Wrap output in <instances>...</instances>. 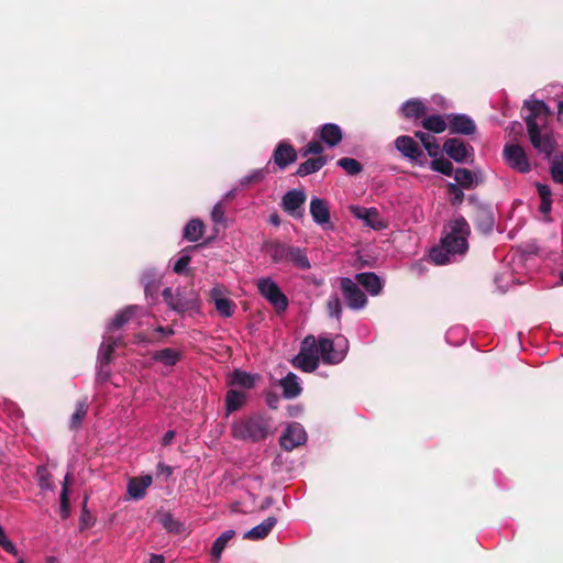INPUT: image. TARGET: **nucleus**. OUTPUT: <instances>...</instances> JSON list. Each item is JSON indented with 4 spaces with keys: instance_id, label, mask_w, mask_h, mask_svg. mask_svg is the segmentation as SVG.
I'll return each mask as SVG.
<instances>
[{
    "instance_id": "obj_1",
    "label": "nucleus",
    "mask_w": 563,
    "mask_h": 563,
    "mask_svg": "<svg viewBox=\"0 0 563 563\" xmlns=\"http://www.w3.org/2000/svg\"><path fill=\"white\" fill-rule=\"evenodd\" d=\"M471 229L467 221L457 216L444 227L440 245L431 249L429 257L435 265H445L464 256L468 250Z\"/></svg>"
},
{
    "instance_id": "obj_2",
    "label": "nucleus",
    "mask_w": 563,
    "mask_h": 563,
    "mask_svg": "<svg viewBox=\"0 0 563 563\" xmlns=\"http://www.w3.org/2000/svg\"><path fill=\"white\" fill-rule=\"evenodd\" d=\"M522 110L532 146L549 157L554 148L553 142L547 133L542 134L541 132L550 114L549 107L541 100L531 99L525 101Z\"/></svg>"
},
{
    "instance_id": "obj_3",
    "label": "nucleus",
    "mask_w": 563,
    "mask_h": 563,
    "mask_svg": "<svg viewBox=\"0 0 563 563\" xmlns=\"http://www.w3.org/2000/svg\"><path fill=\"white\" fill-rule=\"evenodd\" d=\"M271 419L261 413L235 420L231 424V434L234 439L258 442L271 433Z\"/></svg>"
},
{
    "instance_id": "obj_4",
    "label": "nucleus",
    "mask_w": 563,
    "mask_h": 563,
    "mask_svg": "<svg viewBox=\"0 0 563 563\" xmlns=\"http://www.w3.org/2000/svg\"><path fill=\"white\" fill-rule=\"evenodd\" d=\"M271 260L275 264L292 263L297 268L307 271L311 267L303 249L280 242H272L266 246Z\"/></svg>"
},
{
    "instance_id": "obj_5",
    "label": "nucleus",
    "mask_w": 563,
    "mask_h": 563,
    "mask_svg": "<svg viewBox=\"0 0 563 563\" xmlns=\"http://www.w3.org/2000/svg\"><path fill=\"white\" fill-rule=\"evenodd\" d=\"M162 295L168 308L177 313H199L201 310V300L192 290L185 292L177 288L174 291L166 287Z\"/></svg>"
},
{
    "instance_id": "obj_6",
    "label": "nucleus",
    "mask_w": 563,
    "mask_h": 563,
    "mask_svg": "<svg viewBox=\"0 0 563 563\" xmlns=\"http://www.w3.org/2000/svg\"><path fill=\"white\" fill-rule=\"evenodd\" d=\"M317 347L324 364L336 365L345 358L349 342L342 335H336L334 339L320 335L317 341Z\"/></svg>"
},
{
    "instance_id": "obj_7",
    "label": "nucleus",
    "mask_w": 563,
    "mask_h": 563,
    "mask_svg": "<svg viewBox=\"0 0 563 563\" xmlns=\"http://www.w3.org/2000/svg\"><path fill=\"white\" fill-rule=\"evenodd\" d=\"M321 356L317 347V340L308 335L301 343L300 351L292 360V365L303 372L311 373L319 366Z\"/></svg>"
},
{
    "instance_id": "obj_8",
    "label": "nucleus",
    "mask_w": 563,
    "mask_h": 563,
    "mask_svg": "<svg viewBox=\"0 0 563 563\" xmlns=\"http://www.w3.org/2000/svg\"><path fill=\"white\" fill-rule=\"evenodd\" d=\"M257 291L278 313L285 312L289 306L287 296L271 277H262L256 282Z\"/></svg>"
},
{
    "instance_id": "obj_9",
    "label": "nucleus",
    "mask_w": 563,
    "mask_h": 563,
    "mask_svg": "<svg viewBox=\"0 0 563 563\" xmlns=\"http://www.w3.org/2000/svg\"><path fill=\"white\" fill-rule=\"evenodd\" d=\"M340 289L346 306L352 310H362L367 305V297L358 284L350 277H340Z\"/></svg>"
},
{
    "instance_id": "obj_10",
    "label": "nucleus",
    "mask_w": 563,
    "mask_h": 563,
    "mask_svg": "<svg viewBox=\"0 0 563 563\" xmlns=\"http://www.w3.org/2000/svg\"><path fill=\"white\" fill-rule=\"evenodd\" d=\"M395 147L404 157L419 166H424L428 161L419 144L408 135L398 136L395 140Z\"/></svg>"
},
{
    "instance_id": "obj_11",
    "label": "nucleus",
    "mask_w": 563,
    "mask_h": 563,
    "mask_svg": "<svg viewBox=\"0 0 563 563\" xmlns=\"http://www.w3.org/2000/svg\"><path fill=\"white\" fill-rule=\"evenodd\" d=\"M306 199L307 195L302 189H291L282 197L280 207L290 217L301 219L305 214Z\"/></svg>"
},
{
    "instance_id": "obj_12",
    "label": "nucleus",
    "mask_w": 563,
    "mask_h": 563,
    "mask_svg": "<svg viewBox=\"0 0 563 563\" xmlns=\"http://www.w3.org/2000/svg\"><path fill=\"white\" fill-rule=\"evenodd\" d=\"M503 154L506 164L510 168L521 174H527L531 170L530 162L521 146L517 144H506Z\"/></svg>"
},
{
    "instance_id": "obj_13",
    "label": "nucleus",
    "mask_w": 563,
    "mask_h": 563,
    "mask_svg": "<svg viewBox=\"0 0 563 563\" xmlns=\"http://www.w3.org/2000/svg\"><path fill=\"white\" fill-rule=\"evenodd\" d=\"M307 441V432L299 422L289 423L279 438L280 446L286 451L303 445Z\"/></svg>"
},
{
    "instance_id": "obj_14",
    "label": "nucleus",
    "mask_w": 563,
    "mask_h": 563,
    "mask_svg": "<svg viewBox=\"0 0 563 563\" xmlns=\"http://www.w3.org/2000/svg\"><path fill=\"white\" fill-rule=\"evenodd\" d=\"M352 214L362 220L364 224L373 230L379 231L387 228V222L382 218L379 211L372 208H364L358 206H353L351 208Z\"/></svg>"
},
{
    "instance_id": "obj_15",
    "label": "nucleus",
    "mask_w": 563,
    "mask_h": 563,
    "mask_svg": "<svg viewBox=\"0 0 563 563\" xmlns=\"http://www.w3.org/2000/svg\"><path fill=\"white\" fill-rule=\"evenodd\" d=\"M310 214L313 222L322 229H333L330 221V209L328 202L319 197H312L310 200Z\"/></svg>"
},
{
    "instance_id": "obj_16",
    "label": "nucleus",
    "mask_w": 563,
    "mask_h": 563,
    "mask_svg": "<svg viewBox=\"0 0 563 563\" xmlns=\"http://www.w3.org/2000/svg\"><path fill=\"white\" fill-rule=\"evenodd\" d=\"M443 150L450 158L456 163L467 162L473 156V147L459 139H449L443 144Z\"/></svg>"
},
{
    "instance_id": "obj_17",
    "label": "nucleus",
    "mask_w": 563,
    "mask_h": 563,
    "mask_svg": "<svg viewBox=\"0 0 563 563\" xmlns=\"http://www.w3.org/2000/svg\"><path fill=\"white\" fill-rule=\"evenodd\" d=\"M448 123L452 134L471 135L476 131L475 122L466 114H448Z\"/></svg>"
},
{
    "instance_id": "obj_18",
    "label": "nucleus",
    "mask_w": 563,
    "mask_h": 563,
    "mask_svg": "<svg viewBox=\"0 0 563 563\" xmlns=\"http://www.w3.org/2000/svg\"><path fill=\"white\" fill-rule=\"evenodd\" d=\"M272 158L279 169H284L297 159V153L291 144L282 141L276 146Z\"/></svg>"
},
{
    "instance_id": "obj_19",
    "label": "nucleus",
    "mask_w": 563,
    "mask_h": 563,
    "mask_svg": "<svg viewBox=\"0 0 563 563\" xmlns=\"http://www.w3.org/2000/svg\"><path fill=\"white\" fill-rule=\"evenodd\" d=\"M318 136L329 147H334L342 141L343 133L335 123H324L319 128Z\"/></svg>"
},
{
    "instance_id": "obj_20",
    "label": "nucleus",
    "mask_w": 563,
    "mask_h": 563,
    "mask_svg": "<svg viewBox=\"0 0 563 563\" xmlns=\"http://www.w3.org/2000/svg\"><path fill=\"white\" fill-rule=\"evenodd\" d=\"M161 277V272L155 268H147L144 271L141 280L144 286V292L147 299H156Z\"/></svg>"
},
{
    "instance_id": "obj_21",
    "label": "nucleus",
    "mask_w": 563,
    "mask_h": 563,
    "mask_svg": "<svg viewBox=\"0 0 563 563\" xmlns=\"http://www.w3.org/2000/svg\"><path fill=\"white\" fill-rule=\"evenodd\" d=\"M355 280L357 284L362 285L365 288V290L372 296H377L382 291L383 282L375 273H358L355 275Z\"/></svg>"
},
{
    "instance_id": "obj_22",
    "label": "nucleus",
    "mask_w": 563,
    "mask_h": 563,
    "mask_svg": "<svg viewBox=\"0 0 563 563\" xmlns=\"http://www.w3.org/2000/svg\"><path fill=\"white\" fill-rule=\"evenodd\" d=\"M140 310L141 307L132 305L119 311L107 325L106 335H110L111 332L122 328Z\"/></svg>"
},
{
    "instance_id": "obj_23",
    "label": "nucleus",
    "mask_w": 563,
    "mask_h": 563,
    "mask_svg": "<svg viewBox=\"0 0 563 563\" xmlns=\"http://www.w3.org/2000/svg\"><path fill=\"white\" fill-rule=\"evenodd\" d=\"M279 386L282 387L283 396L286 399H294L298 397L302 391L299 377L291 372H289L285 377H283L279 380Z\"/></svg>"
},
{
    "instance_id": "obj_24",
    "label": "nucleus",
    "mask_w": 563,
    "mask_h": 563,
    "mask_svg": "<svg viewBox=\"0 0 563 563\" xmlns=\"http://www.w3.org/2000/svg\"><path fill=\"white\" fill-rule=\"evenodd\" d=\"M153 478L151 475H143L134 477L129 481L128 493L134 500L142 499L146 494V488L152 485Z\"/></svg>"
},
{
    "instance_id": "obj_25",
    "label": "nucleus",
    "mask_w": 563,
    "mask_h": 563,
    "mask_svg": "<svg viewBox=\"0 0 563 563\" xmlns=\"http://www.w3.org/2000/svg\"><path fill=\"white\" fill-rule=\"evenodd\" d=\"M277 522V519L275 517H268L264 521H262L260 525L253 527L252 529L247 530L243 538L247 540H262L266 538L269 532L273 530Z\"/></svg>"
},
{
    "instance_id": "obj_26",
    "label": "nucleus",
    "mask_w": 563,
    "mask_h": 563,
    "mask_svg": "<svg viewBox=\"0 0 563 563\" xmlns=\"http://www.w3.org/2000/svg\"><path fill=\"white\" fill-rule=\"evenodd\" d=\"M119 342L120 339H114L111 335H104L98 351L97 364L108 365L112 358L114 347Z\"/></svg>"
},
{
    "instance_id": "obj_27",
    "label": "nucleus",
    "mask_w": 563,
    "mask_h": 563,
    "mask_svg": "<svg viewBox=\"0 0 563 563\" xmlns=\"http://www.w3.org/2000/svg\"><path fill=\"white\" fill-rule=\"evenodd\" d=\"M183 357V353L176 349L166 347L155 351L152 355L153 361L165 366L176 365Z\"/></svg>"
},
{
    "instance_id": "obj_28",
    "label": "nucleus",
    "mask_w": 563,
    "mask_h": 563,
    "mask_svg": "<svg viewBox=\"0 0 563 563\" xmlns=\"http://www.w3.org/2000/svg\"><path fill=\"white\" fill-rule=\"evenodd\" d=\"M475 224L481 232L485 234L492 233L495 228V216L493 211L486 208L479 209L476 213Z\"/></svg>"
},
{
    "instance_id": "obj_29",
    "label": "nucleus",
    "mask_w": 563,
    "mask_h": 563,
    "mask_svg": "<svg viewBox=\"0 0 563 563\" xmlns=\"http://www.w3.org/2000/svg\"><path fill=\"white\" fill-rule=\"evenodd\" d=\"M400 112L407 119H419L426 113V106L420 99H409L401 104Z\"/></svg>"
},
{
    "instance_id": "obj_30",
    "label": "nucleus",
    "mask_w": 563,
    "mask_h": 563,
    "mask_svg": "<svg viewBox=\"0 0 563 563\" xmlns=\"http://www.w3.org/2000/svg\"><path fill=\"white\" fill-rule=\"evenodd\" d=\"M325 164L327 158L324 156L308 158L298 166L296 174L300 177H305L320 170Z\"/></svg>"
},
{
    "instance_id": "obj_31",
    "label": "nucleus",
    "mask_w": 563,
    "mask_h": 563,
    "mask_svg": "<svg viewBox=\"0 0 563 563\" xmlns=\"http://www.w3.org/2000/svg\"><path fill=\"white\" fill-rule=\"evenodd\" d=\"M205 225L199 219H191L184 228L183 236L190 242H198L203 234Z\"/></svg>"
},
{
    "instance_id": "obj_32",
    "label": "nucleus",
    "mask_w": 563,
    "mask_h": 563,
    "mask_svg": "<svg viewBox=\"0 0 563 563\" xmlns=\"http://www.w3.org/2000/svg\"><path fill=\"white\" fill-rule=\"evenodd\" d=\"M448 125H449L448 117L444 118L443 115H440V114H432V115L426 117L422 120V126L427 131L432 132V133H441V132L445 131Z\"/></svg>"
},
{
    "instance_id": "obj_33",
    "label": "nucleus",
    "mask_w": 563,
    "mask_h": 563,
    "mask_svg": "<svg viewBox=\"0 0 563 563\" xmlns=\"http://www.w3.org/2000/svg\"><path fill=\"white\" fill-rule=\"evenodd\" d=\"M245 402V395L241 391L230 389L225 395V410L230 415L239 410Z\"/></svg>"
},
{
    "instance_id": "obj_34",
    "label": "nucleus",
    "mask_w": 563,
    "mask_h": 563,
    "mask_svg": "<svg viewBox=\"0 0 563 563\" xmlns=\"http://www.w3.org/2000/svg\"><path fill=\"white\" fill-rule=\"evenodd\" d=\"M234 530H225L212 543L211 554L213 558L219 559L224 551L229 541L234 537Z\"/></svg>"
},
{
    "instance_id": "obj_35",
    "label": "nucleus",
    "mask_w": 563,
    "mask_h": 563,
    "mask_svg": "<svg viewBox=\"0 0 563 563\" xmlns=\"http://www.w3.org/2000/svg\"><path fill=\"white\" fill-rule=\"evenodd\" d=\"M231 385H236L246 389H251L255 384V376L247 372L235 369L231 377Z\"/></svg>"
},
{
    "instance_id": "obj_36",
    "label": "nucleus",
    "mask_w": 563,
    "mask_h": 563,
    "mask_svg": "<svg viewBox=\"0 0 563 563\" xmlns=\"http://www.w3.org/2000/svg\"><path fill=\"white\" fill-rule=\"evenodd\" d=\"M432 170L441 173L445 176H451L453 173V165L450 161L445 159L442 155L432 158L430 163Z\"/></svg>"
},
{
    "instance_id": "obj_37",
    "label": "nucleus",
    "mask_w": 563,
    "mask_h": 563,
    "mask_svg": "<svg viewBox=\"0 0 563 563\" xmlns=\"http://www.w3.org/2000/svg\"><path fill=\"white\" fill-rule=\"evenodd\" d=\"M218 313L223 318H230L233 316L236 305L229 298L218 299L213 303Z\"/></svg>"
},
{
    "instance_id": "obj_38",
    "label": "nucleus",
    "mask_w": 563,
    "mask_h": 563,
    "mask_svg": "<svg viewBox=\"0 0 563 563\" xmlns=\"http://www.w3.org/2000/svg\"><path fill=\"white\" fill-rule=\"evenodd\" d=\"M455 181L463 188H471L474 183V175L466 168H456L454 170Z\"/></svg>"
},
{
    "instance_id": "obj_39",
    "label": "nucleus",
    "mask_w": 563,
    "mask_h": 563,
    "mask_svg": "<svg viewBox=\"0 0 563 563\" xmlns=\"http://www.w3.org/2000/svg\"><path fill=\"white\" fill-rule=\"evenodd\" d=\"M87 410H88V405H87L86 400L79 401L77 404L76 410L70 417V428L71 429H77L81 424L84 418L87 415Z\"/></svg>"
},
{
    "instance_id": "obj_40",
    "label": "nucleus",
    "mask_w": 563,
    "mask_h": 563,
    "mask_svg": "<svg viewBox=\"0 0 563 563\" xmlns=\"http://www.w3.org/2000/svg\"><path fill=\"white\" fill-rule=\"evenodd\" d=\"M338 166L343 168L349 175H356L362 170L361 163L351 157L340 158L338 161Z\"/></svg>"
},
{
    "instance_id": "obj_41",
    "label": "nucleus",
    "mask_w": 563,
    "mask_h": 563,
    "mask_svg": "<svg viewBox=\"0 0 563 563\" xmlns=\"http://www.w3.org/2000/svg\"><path fill=\"white\" fill-rule=\"evenodd\" d=\"M327 310L331 318H334L336 320L341 319L342 305L338 295L330 296L327 302Z\"/></svg>"
},
{
    "instance_id": "obj_42",
    "label": "nucleus",
    "mask_w": 563,
    "mask_h": 563,
    "mask_svg": "<svg viewBox=\"0 0 563 563\" xmlns=\"http://www.w3.org/2000/svg\"><path fill=\"white\" fill-rule=\"evenodd\" d=\"M465 329L462 327H455L451 328L446 334L445 339L450 344L457 345L460 342L464 341L465 339Z\"/></svg>"
},
{
    "instance_id": "obj_43",
    "label": "nucleus",
    "mask_w": 563,
    "mask_h": 563,
    "mask_svg": "<svg viewBox=\"0 0 563 563\" xmlns=\"http://www.w3.org/2000/svg\"><path fill=\"white\" fill-rule=\"evenodd\" d=\"M551 176L552 179L558 184H563V159L555 157L551 162Z\"/></svg>"
},
{
    "instance_id": "obj_44",
    "label": "nucleus",
    "mask_w": 563,
    "mask_h": 563,
    "mask_svg": "<svg viewBox=\"0 0 563 563\" xmlns=\"http://www.w3.org/2000/svg\"><path fill=\"white\" fill-rule=\"evenodd\" d=\"M265 177V170L264 169H254L250 174L245 175L240 179V185L242 187H246L253 183L262 181Z\"/></svg>"
},
{
    "instance_id": "obj_45",
    "label": "nucleus",
    "mask_w": 563,
    "mask_h": 563,
    "mask_svg": "<svg viewBox=\"0 0 563 563\" xmlns=\"http://www.w3.org/2000/svg\"><path fill=\"white\" fill-rule=\"evenodd\" d=\"M229 294V290L227 289V287H224L223 285L221 284H217L214 285L210 291H209V296H210V300L214 303L217 302L218 299H224V298H228Z\"/></svg>"
},
{
    "instance_id": "obj_46",
    "label": "nucleus",
    "mask_w": 563,
    "mask_h": 563,
    "mask_svg": "<svg viewBox=\"0 0 563 563\" xmlns=\"http://www.w3.org/2000/svg\"><path fill=\"white\" fill-rule=\"evenodd\" d=\"M323 151L322 145L318 141H310L303 148L300 150V155L307 157L310 154L318 155Z\"/></svg>"
},
{
    "instance_id": "obj_47",
    "label": "nucleus",
    "mask_w": 563,
    "mask_h": 563,
    "mask_svg": "<svg viewBox=\"0 0 563 563\" xmlns=\"http://www.w3.org/2000/svg\"><path fill=\"white\" fill-rule=\"evenodd\" d=\"M423 147L431 158H434V157L441 155L440 145L433 135L430 136V141H428L423 144Z\"/></svg>"
},
{
    "instance_id": "obj_48",
    "label": "nucleus",
    "mask_w": 563,
    "mask_h": 563,
    "mask_svg": "<svg viewBox=\"0 0 563 563\" xmlns=\"http://www.w3.org/2000/svg\"><path fill=\"white\" fill-rule=\"evenodd\" d=\"M211 219L216 224H222L225 222L224 207L222 202H218L211 210Z\"/></svg>"
},
{
    "instance_id": "obj_49",
    "label": "nucleus",
    "mask_w": 563,
    "mask_h": 563,
    "mask_svg": "<svg viewBox=\"0 0 563 563\" xmlns=\"http://www.w3.org/2000/svg\"><path fill=\"white\" fill-rule=\"evenodd\" d=\"M190 256L188 254H183L174 264V272L177 274H183L190 263Z\"/></svg>"
},
{
    "instance_id": "obj_50",
    "label": "nucleus",
    "mask_w": 563,
    "mask_h": 563,
    "mask_svg": "<svg viewBox=\"0 0 563 563\" xmlns=\"http://www.w3.org/2000/svg\"><path fill=\"white\" fill-rule=\"evenodd\" d=\"M111 375L110 369L107 367V365H99L97 364V374H96V380L99 384H103L109 380Z\"/></svg>"
},
{
    "instance_id": "obj_51",
    "label": "nucleus",
    "mask_w": 563,
    "mask_h": 563,
    "mask_svg": "<svg viewBox=\"0 0 563 563\" xmlns=\"http://www.w3.org/2000/svg\"><path fill=\"white\" fill-rule=\"evenodd\" d=\"M540 200H552V190L550 186L541 183L536 184Z\"/></svg>"
},
{
    "instance_id": "obj_52",
    "label": "nucleus",
    "mask_w": 563,
    "mask_h": 563,
    "mask_svg": "<svg viewBox=\"0 0 563 563\" xmlns=\"http://www.w3.org/2000/svg\"><path fill=\"white\" fill-rule=\"evenodd\" d=\"M69 475L67 474L65 476V483L63 486V489L60 492V507L64 511L68 508V488H67V482H68Z\"/></svg>"
},
{
    "instance_id": "obj_53",
    "label": "nucleus",
    "mask_w": 563,
    "mask_h": 563,
    "mask_svg": "<svg viewBox=\"0 0 563 563\" xmlns=\"http://www.w3.org/2000/svg\"><path fill=\"white\" fill-rule=\"evenodd\" d=\"M553 200H541L539 210L542 214L549 216L552 210Z\"/></svg>"
},
{
    "instance_id": "obj_54",
    "label": "nucleus",
    "mask_w": 563,
    "mask_h": 563,
    "mask_svg": "<svg viewBox=\"0 0 563 563\" xmlns=\"http://www.w3.org/2000/svg\"><path fill=\"white\" fill-rule=\"evenodd\" d=\"M157 471L159 474L165 475L166 477L170 476L173 474V468L162 462L157 465Z\"/></svg>"
},
{
    "instance_id": "obj_55",
    "label": "nucleus",
    "mask_w": 563,
    "mask_h": 563,
    "mask_svg": "<svg viewBox=\"0 0 563 563\" xmlns=\"http://www.w3.org/2000/svg\"><path fill=\"white\" fill-rule=\"evenodd\" d=\"M174 438H175V431H173V430L167 431V432L164 434L163 439H162V444H163V445H168V444H170V443H172V441L174 440Z\"/></svg>"
},
{
    "instance_id": "obj_56",
    "label": "nucleus",
    "mask_w": 563,
    "mask_h": 563,
    "mask_svg": "<svg viewBox=\"0 0 563 563\" xmlns=\"http://www.w3.org/2000/svg\"><path fill=\"white\" fill-rule=\"evenodd\" d=\"M155 332L163 335H173L175 333L173 328L158 325L155 328Z\"/></svg>"
},
{
    "instance_id": "obj_57",
    "label": "nucleus",
    "mask_w": 563,
    "mask_h": 563,
    "mask_svg": "<svg viewBox=\"0 0 563 563\" xmlns=\"http://www.w3.org/2000/svg\"><path fill=\"white\" fill-rule=\"evenodd\" d=\"M266 402L269 408L276 409L278 404V397L275 395H268L266 398Z\"/></svg>"
},
{
    "instance_id": "obj_58",
    "label": "nucleus",
    "mask_w": 563,
    "mask_h": 563,
    "mask_svg": "<svg viewBox=\"0 0 563 563\" xmlns=\"http://www.w3.org/2000/svg\"><path fill=\"white\" fill-rule=\"evenodd\" d=\"M416 137H418L420 140V142L422 143V145L430 141V136H432L431 134L427 133V132H422V131H417L415 133Z\"/></svg>"
},
{
    "instance_id": "obj_59",
    "label": "nucleus",
    "mask_w": 563,
    "mask_h": 563,
    "mask_svg": "<svg viewBox=\"0 0 563 563\" xmlns=\"http://www.w3.org/2000/svg\"><path fill=\"white\" fill-rule=\"evenodd\" d=\"M150 563H165L164 556L161 554H152Z\"/></svg>"
},
{
    "instance_id": "obj_60",
    "label": "nucleus",
    "mask_w": 563,
    "mask_h": 563,
    "mask_svg": "<svg viewBox=\"0 0 563 563\" xmlns=\"http://www.w3.org/2000/svg\"><path fill=\"white\" fill-rule=\"evenodd\" d=\"M269 223L273 224L274 227H278L280 224V219H279L278 214H276V213L271 214Z\"/></svg>"
},
{
    "instance_id": "obj_61",
    "label": "nucleus",
    "mask_w": 563,
    "mask_h": 563,
    "mask_svg": "<svg viewBox=\"0 0 563 563\" xmlns=\"http://www.w3.org/2000/svg\"><path fill=\"white\" fill-rule=\"evenodd\" d=\"M172 521H173L172 516H170V515H167V516H165V517L163 518V521H162V522H163L164 527L169 528V525H170V522H172Z\"/></svg>"
},
{
    "instance_id": "obj_62",
    "label": "nucleus",
    "mask_w": 563,
    "mask_h": 563,
    "mask_svg": "<svg viewBox=\"0 0 563 563\" xmlns=\"http://www.w3.org/2000/svg\"><path fill=\"white\" fill-rule=\"evenodd\" d=\"M45 563H56V558L55 556H47L45 559Z\"/></svg>"
},
{
    "instance_id": "obj_63",
    "label": "nucleus",
    "mask_w": 563,
    "mask_h": 563,
    "mask_svg": "<svg viewBox=\"0 0 563 563\" xmlns=\"http://www.w3.org/2000/svg\"><path fill=\"white\" fill-rule=\"evenodd\" d=\"M289 415L290 416H296L297 415V409H294L292 407L290 408L289 410Z\"/></svg>"
},
{
    "instance_id": "obj_64",
    "label": "nucleus",
    "mask_w": 563,
    "mask_h": 563,
    "mask_svg": "<svg viewBox=\"0 0 563 563\" xmlns=\"http://www.w3.org/2000/svg\"><path fill=\"white\" fill-rule=\"evenodd\" d=\"M560 278H561L562 283H563V271L560 273Z\"/></svg>"
}]
</instances>
